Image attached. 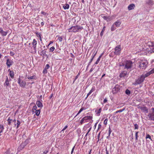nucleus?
I'll list each match as a JSON object with an SVG mask.
<instances>
[{
	"label": "nucleus",
	"mask_w": 154,
	"mask_h": 154,
	"mask_svg": "<svg viewBox=\"0 0 154 154\" xmlns=\"http://www.w3.org/2000/svg\"><path fill=\"white\" fill-rule=\"evenodd\" d=\"M133 63L131 60H126L122 64L119 65L120 66H123L124 69L127 70H131L133 68Z\"/></svg>",
	"instance_id": "obj_1"
},
{
	"label": "nucleus",
	"mask_w": 154,
	"mask_h": 154,
	"mask_svg": "<svg viewBox=\"0 0 154 154\" xmlns=\"http://www.w3.org/2000/svg\"><path fill=\"white\" fill-rule=\"evenodd\" d=\"M83 29L82 26L76 25L75 26H72L68 29L69 32H76L80 31Z\"/></svg>",
	"instance_id": "obj_2"
},
{
	"label": "nucleus",
	"mask_w": 154,
	"mask_h": 154,
	"mask_svg": "<svg viewBox=\"0 0 154 154\" xmlns=\"http://www.w3.org/2000/svg\"><path fill=\"white\" fill-rule=\"evenodd\" d=\"M92 117L91 116H85L83 117L80 121V125H82L83 123L87 122H92L93 121L92 120Z\"/></svg>",
	"instance_id": "obj_3"
},
{
	"label": "nucleus",
	"mask_w": 154,
	"mask_h": 154,
	"mask_svg": "<svg viewBox=\"0 0 154 154\" xmlns=\"http://www.w3.org/2000/svg\"><path fill=\"white\" fill-rule=\"evenodd\" d=\"M148 63V62L146 60H140L139 63V67L140 69H145L147 66Z\"/></svg>",
	"instance_id": "obj_4"
},
{
	"label": "nucleus",
	"mask_w": 154,
	"mask_h": 154,
	"mask_svg": "<svg viewBox=\"0 0 154 154\" xmlns=\"http://www.w3.org/2000/svg\"><path fill=\"white\" fill-rule=\"evenodd\" d=\"M143 75H142L140 77H139L135 81V85H137L140 84L143 82L145 79V77Z\"/></svg>",
	"instance_id": "obj_5"
},
{
	"label": "nucleus",
	"mask_w": 154,
	"mask_h": 154,
	"mask_svg": "<svg viewBox=\"0 0 154 154\" xmlns=\"http://www.w3.org/2000/svg\"><path fill=\"white\" fill-rule=\"evenodd\" d=\"M115 51L114 54L115 55H119L121 52V46L120 45L116 46L114 49Z\"/></svg>",
	"instance_id": "obj_6"
},
{
	"label": "nucleus",
	"mask_w": 154,
	"mask_h": 154,
	"mask_svg": "<svg viewBox=\"0 0 154 154\" xmlns=\"http://www.w3.org/2000/svg\"><path fill=\"white\" fill-rule=\"evenodd\" d=\"M149 47L150 48V50H149V49H147L146 48H143L142 51H145V50H146V51H147L148 52H150L151 53L154 52V44L153 43H151V45L149 44Z\"/></svg>",
	"instance_id": "obj_7"
},
{
	"label": "nucleus",
	"mask_w": 154,
	"mask_h": 154,
	"mask_svg": "<svg viewBox=\"0 0 154 154\" xmlns=\"http://www.w3.org/2000/svg\"><path fill=\"white\" fill-rule=\"evenodd\" d=\"M152 111L151 112H150L147 115V116L149 118V120L152 121L154 120V108H152Z\"/></svg>",
	"instance_id": "obj_8"
},
{
	"label": "nucleus",
	"mask_w": 154,
	"mask_h": 154,
	"mask_svg": "<svg viewBox=\"0 0 154 154\" xmlns=\"http://www.w3.org/2000/svg\"><path fill=\"white\" fill-rule=\"evenodd\" d=\"M120 87L118 85H116L114 88H113L112 92L113 94L116 93L120 90Z\"/></svg>",
	"instance_id": "obj_9"
},
{
	"label": "nucleus",
	"mask_w": 154,
	"mask_h": 154,
	"mask_svg": "<svg viewBox=\"0 0 154 154\" xmlns=\"http://www.w3.org/2000/svg\"><path fill=\"white\" fill-rule=\"evenodd\" d=\"M32 44L33 45L32 47H33L34 50L35 51H36V45L37 44V42L35 39H33V42L32 43Z\"/></svg>",
	"instance_id": "obj_10"
},
{
	"label": "nucleus",
	"mask_w": 154,
	"mask_h": 154,
	"mask_svg": "<svg viewBox=\"0 0 154 154\" xmlns=\"http://www.w3.org/2000/svg\"><path fill=\"white\" fill-rule=\"evenodd\" d=\"M127 74V71H122L119 75V77L120 78L124 77H125Z\"/></svg>",
	"instance_id": "obj_11"
},
{
	"label": "nucleus",
	"mask_w": 154,
	"mask_h": 154,
	"mask_svg": "<svg viewBox=\"0 0 154 154\" xmlns=\"http://www.w3.org/2000/svg\"><path fill=\"white\" fill-rule=\"evenodd\" d=\"M97 53V51H96L91 56V59L90 62H89V63H88V65H90L91 63L92 62L93 60L94 59V57L96 55Z\"/></svg>",
	"instance_id": "obj_12"
},
{
	"label": "nucleus",
	"mask_w": 154,
	"mask_h": 154,
	"mask_svg": "<svg viewBox=\"0 0 154 154\" xmlns=\"http://www.w3.org/2000/svg\"><path fill=\"white\" fill-rule=\"evenodd\" d=\"M102 110V109L100 108L98 109H96L95 111L96 115L97 116H99L100 115V113Z\"/></svg>",
	"instance_id": "obj_13"
},
{
	"label": "nucleus",
	"mask_w": 154,
	"mask_h": 154,
	"mask_svg": "<svg viewBox=\"0 0 154 154\" xmlns=\"http://www.w3.org/2000/svg\"><path fill=\"white\" fill-rule=\"evenodd\" d=\"M0 33L2 36H6L8 33L7 31H4L2 28H0Z\"/></svg>",
	"instance_id": "obj_14"
},
{
	"label": "nucleus",
	"mask_w": 154,
	"mask_h": 154,
	"mask_svg": "<svg viewBox=\"0 0 154 154\" xmlns=\"http://www.w3.org/2000/svg\"><path fill=\"white\" fill-rule=\"evenodd\" d=\"M135 7V5L134 4H130L128 7V9L129 10L133 9Z\"/></svg>",
	"instance_id": "obj_15"
},
{
	"label": "nucleus",
	"mask_w": 154,
	"mask_h": 154,
	"mask_svg": "<svg viewBox=\"0 0 154 154\" xmlns=\"http://www.w3.org/2000/svg\"><path fill=\"white\" fill-rule=\"evenodd\" d=\"M36 104L38 107L42 108L43 106L42 103L40 100L37 101L36 102Z\"/></svg>",
	"instance_id": "obj_16"
},
{
	"label": "nucleus",
	"mask_w": 154,
	"mask_h": 154,
	"mask_svg": "<svg viewBox=\"0 0 154 154\" xmlns=\"http://www.w3.org/2000/svg\"><path fill=\"white\" fill-rule=\"evenodd\" d=\"M95 90V87L94 86L92 87L91 90L89 92L86 98V99L88 97L89 95H90Z\"/></svg>",
	"instance_id": "obj_17"
},
{
	"label": "nucleus",
	"mask_w": 154,
	"mask_h": 154,
	"mask_svg": "<svg viewBox=\"0 0 154 154\" xmlns=\"http://www.w3.org/2000/svg\"><path fill=\"white\" fill-rule=\"evenodd\" d=\"M121 23V22L119 20H118L115 22L114 24H115V25L116 27H119L120 26Z\"/></svg>",
	"instance_id": "obj_18"
},
{
	"label": "nucleus",
	"mask_w": 154,
	"mask_h": 154,
	"mask_svg": "<svg viewBox=\"0 0 154 154\" xmlns=\"http://www.w3.org/2000/svg\"><path fill=\"white\" fill-rule=\"evenodd\" d=\"M6 64L8 67H10L11 65H12L11 61L10 60L8 59L7 60Z\"/></svg>",
	"instance_id": "obj_19"
},
{
	"label": "nucleus",
	"mask_w": 154,
	"mask_h": 154,
	"mask_svg": "<svg viewBox=\"0 0 154 154\" xmlns=\"http://www.w3.org/2000/svg\"><path fill=\"white\" fill-rule=\"evenodd\" d=\"M140 109L143 111V112H145L146 113H147L148 112V109L147 108L145 107H141L140 108Z\"/></svg>",
	"instance_id": "obj_20"
},
{
	"label": "nucleus",
	"mask_w": 154,
	"mask_h": 154,
	"mask_svg": "<svg viewBox=\"0 0 154 154\" xmlns=\"http://www.w3.org/2000/svg\"><path fill=\"white\" fill-rule=\"evenodd\" d=\"M69 6L68 4H66L63 6V8L65 10L68 9L69 8Z\"/></svg>",
	"instance_id": "obj_21"
},
{
	"label": "nucleus",
	"mask_w": 154,
	"mask_h": 154,
	"mask_svg": "<svg viewBox=\"0 0 154 154\" xmlns=\"http://www.w3.org/2000/svg\"><path fill=\"white\" fill-rule=\"evenodd\" d=\"M86 108L84 107H82L79 111L77 114L75 116V117H76L83 110H85Z\"/></svg>",
	"instance_id": "obj_22"
},
{
	"label": "nucleus",
	"mask_w": 154,
	"mask_h": 154,
	"mask_svg": "<svg viewBox=\"0 0 154 154\" xmlns=\"http://www.w3.org/2000/svg\"><path fill=\"white\" fill-rule=\"evenodd\" d=\"M103 54H102L101 55H100L99 57L97 59V60L96 61V62L95 63V64H97L100 61V59L103 55Z\"/></svg>",
	"instance_id": "obj_23"
},
{
	"label": "nucleus",
	"mask_w": 154,
	"mask_h": 154,
	"mask_svg": "<svg viewBox=\"0 0 154 154\" xmlns=\"http://www.w3.org/2000/svg\"><path fill=\"white\" fill-rule=\"evenodd\" d=\"M37 107L35 105V106H33V108H32V112L33 114L34 113V112L36 110H37Z\"/></svg>",
	"instance_id": "obj_24"
},
{
	"label": "nucleus",
	"mask_w": 154,
	"mask_h": 154,
	"mask_svg": "<svg viewBox=\"0 0 154 154\" xmlns=\"http://www.w3.org/2000/svg\"><path fill=\"white\" fill-rule=\"evenodd\" d=\"M4 129L3 125H0V134L3 132ZM1 135V134H0V136Z\"/></svg>",
	"instance_id": "obj_25"
},
{
	"label": "nucleus",
	"mask_w": 154,
	"mask_h": 154,
	"mask_svg": "<svg viewBox=\"0 0 154 154\" xmlns=\"http://www.w3.org/2000/svg\"><path fill=\"white\" fill-rule=\"evenodd\" d=\"M10 75L12 78H13L14 76V73L12 71H10Z\"/></svg>",
	"instance_id": "obj_26"
},
{
	"label": "nucleus",
	"mask_w": 154,
	"mask_h": 154,
	"mask_svg": "<svg viewBox=\"0 0 154 154\" xmlns=\"http://www.w3.org/2000/svg\"><path fill=\"white\" fill-rule=\"evenodd\" d=\"M40 113V110L38 109L34 112V113H35V115L37 116H38Z\"/></svg>",
	"instance_id": "obj_27"
},
{
	"label": "nucleus",
	"mask_w": 154,
	"mask_h": 154,
	"mask_svg": "<svg viewBox=\"0 0 154 154\" xmlns=\"http://www.w3.org/2000/svg\"><path fill=\"white\" fill-rule=\"evenodd\" d=\"M35 34L37 35V36L40 38V40L42 41V38L41 37V34L40 33L38 32H35Z\"/></svg>",
	"instance_id": "obj_28"
},
{
	"label": "nucleus",
	"mask_w": 154,
	"mask_h": 154,
	"mask_svg": "<svg viewBox=\"0 0 154 154\" xmlns=\"http://www.w3.org/2000/svg\"><path fill=\"white\" fill-rule=\"evenodd\" d=\"M116 26L114 24H113L111 26V30L112 31H114L116 29Z\"/></svg>",
	"instance_id": "obj_29"
},
{
	"label": "nucleus",
	"mask_w": 154,
	"mask_h": 154,
	"mask_svg": "<svg viewBox=\"0 0 154 154\" xmlns=\"http://www.w3.org/2000/svg\"><path fill=\"white\" fill-rule=\"evenodd\" d=\"M151 74V73H150V72L149 71V72H147L145 74H143L142 75H144L143 76H144L145 78L146 77H148V76L149 75Z\"/></svg>",
	"instance_id": "obj_30"
},
{
	"label": "nucleus",
	"mask_w": 154,
	"mask_h": 154,
	"mask_svg": "<svg viewBox=\"0 0 154 154\" xmlns=\"http://www.w3.org/2000/svg\"><path fill=\"white\" fill-rule=\"evenodd\" d=\"M125 108H123L122 109H121L120 110H117V111H116L115 112H114V114H115L116 113H117L118 112H122V111H124L125 110Z\"/></svg>",
	"instance_id": "obj_31"
},
{
	"label": "nucleus",
	"mask_w": 154,
	"mask_h": 154,
	"mask_svg": "<svg viewBox=\"0 0 154 154\" xmlns=\"http://www.w3.org/2000/svg\"><path fill=\"white\" fill-rule=\"evenodd\" d=\"M5 85H6V86H8L10 85V84L9 83V82L8 80V78L7 77V79L5 81Z\"/></svg>",
	"instance_id": "obj_32"
},
{
	"label": "nucleus",
	"mask_w": 154,
	"mask_h": 154,
	"mask_svg": "<svg viewBox=\"0 0 154 154\" xmlns=\"http://www.w3.org/2000/svg\"><path fill=\"white\" fill-rule=\"evenodd\" d=\"M105 28H106L105 26H104L103 28V29H102V31H101V32L100 33V35H101V36H102L103 35V32L105 30Z\"/></svg>",
	"instance_id": "obj_33"
},
{
	"label": "nucleus",
	"mask_w": 154,
	"mask_h": 154,
	"mask_svg": "<svg viewBox=\"0 0 154 154\" xmlns=\"http://www.w3.org/2000/svg\"><path fill=\"white\" fill-rule=\"evenodd\" d=\"M41 54L44 56H46L47 55L46 54V51L45 50L42 51L41 52Z\"/></svg>",
	"instance_id": "obj_34"
},
{
	"label": "nucleus",
	"mask_w": 154,
	"mask_h": 154,
	"mask_svg": "<svg viewBox=\"0 0 154 154\" xmlns=\"http://www.w3.org/2000/svg\"><path fill=\"white\" fill-rule=\"evenodd\" d=\"M7 121L8 122V124L9 125H11V123H12V119H10L9 118L8 119Z\"/></svg>",
	"instance_id": "obj_35"
},
{
	"label": "nucleus",
	"mask_w": 154,
	"mask_h": 154,
	"mask_svg": "<svg viewBox=\"0 0 154 154\" xmlns=\"http://www.w3.org/2000/svg\"><path fill=\"white\" fill-rule=\"evenodd\" d=\"M139 133L138 131H137L135 133V140H138V134Z\"/></svg>",
	"instance_id": "obj_36"
},
{
	"label": "nucleus",
	"mask_w": 154,
	"mask_h": 154,
	"mask_svg": "<svg viewBox=\"0 0 154 154\" xmlns=\"http://www.w3.org/2000/svg\"><path fill=\"white\" fill-rule=\"evenodd\" d=\"M130 93H131V92L129 90L127 89L125 90V93L129 95L130 94Z\"/></svg>",
	"instance_id": "obj_37"
},
{
	"label": "nucleus",
	"mask_w": 154,
	"mask_h": 154,
	"mask_svg": "<svg viewBox=\"0 0 154 154\" xmlns=\"http://www.w3.org/2000/svg\"><path fill=\"white\" fill-rule=\"evenodd\" d=\"M63 39V36H58V39L59 40L60 42H61L62 41Z\"/></svg>",
	"instance_id": "obj_38"
},
{
	"label": "nucleus",
	"mask_w": 154,
	"mask_h": 154,
	"mask_svg": "<svg viewBox=\"0 0 154 154\" xmlns=\"http://www.w3.org/2000/svg\"><path fill=\"white\" fill-rule=\"evenodd\" d=\"M55 49V48L54 46H52L51 47L50 49V52H53Z\"/></svg>",
	"instance_id": "obj_39"
},
{
	"label": "nucleus",
	"mask_w": 154,
	"mask_h": 154,
	"mask_svg": "<svg viewBox=\"0 0 154 154\" xmlns=\"http://www.w3.org/2000/svg\"><path fill=\"white\" fill-rule=\"evenodd\" d=\"M108 121V119L107 118H106L105 119L103 122V123L105 125H106L107 124Z\"/></svg>",
	"instance_id": "obj_40"
},
{
	"label": "nucleus",
	"mask_w": 154,
	"mask_h": 154,
	"mask_svg": "<svg viewBox=\"0 0 154 154\" xmlns=\"http://www.w3.org/2000/svg\"><path fill=\"white\" fill-rule=\"evenodd\" d=\"M134 130L137 129L139 127L137 124H134Z\"/></svg>",
	"instance_id": "obj_41"
},
{
	"label": "nucleus",
	"mask_w": 154,
	"mask_h": 154,
	"mask_svg": "<svg viewBox=\"0 0 154 154\" xmlns=\"http://www.w3.org/2000/svg\"><path fill=\"white\" fill-rule=\"evenodd\" d=\"M146 139L149 138L150 139H151V136H150V135L149 134H146Z\"/></svg>",
	"instance_id": "obj_42"
},
{
	"label": "nucleus",
	"mask_w": 154,
	"mask_h": 154,
	"mask_svg": "<svg viewBox=\"0 0 154 154\" xmlns=\"http://www.w3.org/2000/svg\"><path fill=\"white\" fill-rule=\"evenodd\" d=\"M47 69L45 68L43 70L42 72L43 74H45L47 73Z\"/></svg>",
	"instance_id": "obj_43"
},
{
	"label": "nucleus",
	"mask_w": 154,
	"mask_h": 154,
	"mask_svg": "<svg viewBox=\"0 0 154 154\" xmlns=\"http://www.w3.org/2000/svg\"><path fill=\"white\" fill-rule=\"evenodd\" d=\"M29 142V140L27 139L26 140L25 142V143H24V145H23V147H24V146L26 145Z\"/></svg>",
	"instance_id": "obj_44"
},
{
	"label": "nucleus",
	"mask_w": 154,
	"mask_h": 154,
	"mask_svg": "<svg viewBox=\"0 0 154 154\" xmlns=\"http://www.w3.org/2000/svg\"><path fill=\"white\" fill-rule=\"evenodd\" d=\"M68 127V125H66L65 126L64 128H63V129L61 130V132H63V131L66 130Z\"/></svg>",
	"instance_id": "obj_45"
},
{
	"label": "nucleus",
	"mask_w": 154,
	"mask_h": 154,
	"mask_svg": "<svg viewBox=\"0 0 154 154\" xmlns=\"http://www.w3.org/2000/svg\"><path fill=\"white\" fill-rule=\"evenodd\" d=\"M147 3L149 5H152V2L151 0H149Z\"/></svg>",
	"instance_id": "obj_46"
},
{
	"label": "nucleus",
	"mask_w": 154,
	"mask_h": 154,
	"mask_svg": "<svg viewBox=\"0 0 154 154\" xmlns=\"http://www.w3.org/2000/svg\"><path fill=\"white\" fill-rule=\"evenodd\" d=\"M112 132V131L111 130V128H110V127H109V133H108V135L109 136H110V134Z\"/></svg>",
	"instance_id": "obj_47"
},
{
	"label": "nucleus",
	"mask_w": 154,
	"mask_h": 154,
	"mask_svg": "<svg viewBox=\"0 0 154 154\" xmlns=\"http://www.w3.org/2000/svg\"><path fill=\"white\" fill-rule=\"evenodd\" d=\"M16 122V119H14L13 120H12V123H14V125L15 126H16V124H15Z\"/></svg>",
	"instance_id": "obj_48"
},
{
	"label": "nucleus",
	"mask_w": 154,
	"mask_h": 154,
	"mask_svg": "<svg viewBox=\"0 0 154 154\" xmlns=\"http://www.w3.org/2000/svg\"><path fill=\"white\" fill-rule=\"evenodd\" d=\"M49 67H50V66H49V64H47L45 66V68L48 69H49Z\"/></svg>",
	"instance_id": "obj_49"
},
{
	"label": "nucleus",
	"mask_w": 154,
	"mask_h": 154,
	"mask_svg": "<svg viewBox=\"0 0 154 154\" xmlns=\"http://www.w3.org/2000/svg\"><path fill=\"white\" fill-rule=\"evenodd\" d=\"M22 83L23 84L22 85L20 83V86H24L25 85L26 83L25 82H22Z\"/></svg>",
	"instance_id": "obj_50"
},
{
	"label": "nucleus",
	"mask_w": 154,
	"mask_h": 154,
	"mask_svg": "<svg viewBox=\"0 0 154 154\" xmlns=\"http://www.w3.org/2000/svg\"><path fill=\"white\" fill-rule=\"evenodd\" d=\"M150 73L152 74L154 73V68L150 70Z\"/></svg>",
	"instance_id": "obj_51"
},
{
	"label": "nucleus",
	"mask_w": 154,
	"mask_h": 154,
	"mask_svg": "<svg viewBox=\"0 0 154 154\" xmlns=\"http://www.w3.org/2000/svg\"><path fill=\"white\" fill-rule=\"evenodd\" d=\"M34 78V76H31L30 77H28V79H32Z\"/></svg>",
	"instance_id": "obj_52"
},
{
	"label": "nucleus",
	"mask_w": 154,
	"mask_h": 154,
	"mask_svg": "<svg viewBox=\"0 0 154 154\" xmlns=\"http://www.w3.org/2000/svg\"><path fill=\"white\" fill-rule=\"evenodd\" d=\"M48 151L47 150H45L43 154H46L48 152Z\"/></svg>",
	"instance_id": "obj_53"
},
{
	"label": "nucleus",
	"mask_w": 154,
	"mask_h": 154,
	"mask_svg": "<svg viewBox=\"0 0 154 154\" xmlns=\"http://www.w3.org/2000/svg\"><path fill=\"white\" fill-rule=\"evenodd\" d=\"M17 126L16 127V128H18L19 126V121L18 120H17Z\"/></svg>",
	"instance_id": "obj_54"
},
{
	"label": "nucleus",
	"mask_w": 154,
	"mask_h": 154,
	"mask_svg": "<svg viewBox=\"0 0 154 154\" xmlns=\"http://www.w3.org/2000/svg\"><path fill=\"white\" fill-rule=\"evenodd\" d=\"M75 146H74L72 148V151H71V154H72L73 153V151H74V148H75Z\"/></svg>",
	"instance_id": "obj_55"
},
{
	"label": "nucleus",
	"mask_w": 154,
	"mask_h": 154,
	"mask_svg": "<svg viewBox=\"0 0 154 154\" xmlns=\"http://www.w3.org/2000/svg\"><path fill=\"white\" fill-rule=\"evenodd\" d=\"M10 54L11 55V56H13L14 54V52L13 51H11Z\"/></svg>",
	"instance_id": "obj_56"
},
{
	"label": "nucleus",
	"mask_w": 154,
	"mask_h": 154,
	"mask_svg": "<svg viewBox=\"0 0 154 154\" xmlns=\"http://www.w3.org/2000/svg\"><path fill=\"white\" fill-rule=\"evenodd\" d=\"M41 13L43 14L44 15H46V13L44 12V11H42L41 12Z\"/></svg>",
	"instance_id": "obj_57"
},
{
	"label": "nucleus",
	"mask_w": 154,
	"mask_h": 154,
	"mask_svg": "<svg viewBox=\"0 0 154 154\" xmlns=\"http://www.w3.org/2000/svg\"><path fill=\"white\" fill-rule=\"evenodd\" d=\"M107 99L105 98L103 100V102L104 103H105L107 102Z\"/></svg>",
	"instance_id": "obj_58"
},
{
	"label": "nucleus",
	"mask_w": 154,
	"mask_h": 154,
	"mask_svg": "<svg viewBox=\"0 0 154 154\" xmlns=\"http://www.w3.org/2000/svg\"><path fill=\"white\" fill-rule=\"evenodd\" d=\"M102 125L101 124H99L98 126V129L101 128Z\"/></svg>",
	"instance_id": "obj_59"
},
{
	"label": "nucleus",
	"mask_w": 154,
	"mask_h": 154,
	"mask_svg": "<svg viewBox=\"0 0 154 154\" xmlns=\"http://www.w3.org/2000/svg\"><path fill=\"white\" fill-rule=\"evenodd\" d=\"M79 74H79V73L76 76V77H75V80H76L77 79V78H78V77L79 76Z\"/></svg>",
	"instance_id": "obj_60"
},
{
	"label": "nucleus",
	"mask_w": 154,
	"mask_h": 154,
	"mask_svg": "<svg viewBox=\"0 0 154 154\" xmlns=\"http://www.w3.org/2000/svg\"><path fill=\"white\" fill-rule=\"evenodd\" d=\"M109 56L110 57H113L114 56V55H112V53H111L109 54Z\"/></svg>",
	"instance_id": "obj_61"
},
{
	"label": "nucleus",
	"mask_w": 154,
	"mask_h": 154,
	"mask_svg": "<svg viewBox=\"0 0 154 154\" xmlns=\"http://www.w3.org/2000/svg\"><path fill=\"white\" fill-rule=\"evenodd\" d=\"M53 96V94H52L49 97V99H51Z\"/></svg>",
	"instance_id": "obj_62"
},
{
	"label": "nucleus",
	"mask_w": 154,
	"mask_h": 154,
	"mask_svg": "<svg viewBox=\"0 0 154 154\" xmlns=\"http://www.w3.org/2000/svg\"><path fill=\"white\" fill-rule=\"evenodd\" d=\"M103 18H104V19H105V20H107V18L106 16H104L103 17Z\"/></svg>",
	"instance_id": "obj_63"
},
{
	"label": "nucleus",
	"mask_w": 154,
	"mask_h": 154,
	"mask_svg": "<svg viewBox=\"0 0 154 154\" xmlns=\"http://www.w3.org/2000/svg\"><path fill=\"white\" fill-rule=\"evenodd\" d=\"M44 23L43 22H42L41 23V24L42 26H43L44 25Z\"/></svg>",
	"instance_id": "obj_64"
}]
</instances>
